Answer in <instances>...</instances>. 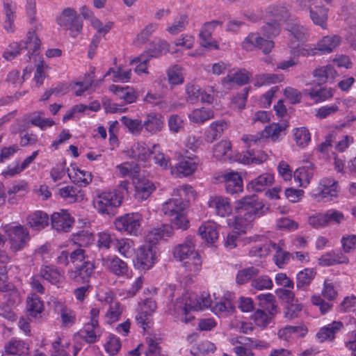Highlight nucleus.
Returning a JSON list of instances; mask_svg holds the SVG:
<instances>
[{"label":"nucleus","mask_w":356,"mask_h":356,"mask_svg":"<svg viewBox=\"0 0 356 356\" xmlns=\"http://www.w3.org/2000/svg\"><path fill=\"white\" fill-rule=\"evenodd\" d=\"M222 24L220 21L213 20L203 24L199 33L200 43L202 47L219 49L217 41L212 39V33L215 29Z\"/></svg>","instance_id":"obj_14"},{"label":"nucleus","mask_w":356,"mask_h":356,"mask_svg":"<svg viewBox=\"0 0 356 356\" xmlns=\"http://www.w3.org/2000/svg\"><path fill=\"white\" fill-rule=\"evenodd\" d=\"M159 255L158 245L146 242L136 250L134 266L138 270H148L158 262Z\"/></svg>","instance_id":"obj_6"},{"label":"nucleus","mask_w":356,"mask_h":356,"mask_svg":"<svg viewBox=\"0 0 356 356\" xmlns=\"http://www.w3.org/2000/svg\"><path fill=\"white\" fill-rule=\"evenodd\" d=\"M314 268H306L300 270L296 276V287L298 289L306 290L316 276Z\"/></svg>","instance_id":"obj_46"},{"label":"nucleus","mask_w":356,"mask_h":356,"mask_svg":"<svg viewBox=\"0 0 356 356\" xmlns=\"http://www.w3.org/2000/svg\"><path fill=\"white\" fill-rule=\"evenodd\" d=\"M214 117L213 111L208 107L201 106L193 109L188 115L189 121L197 125H202Z\"/></svg>","instance_id":"obj_33"},{"label":"nucleus","mask_w":356,"mask_h":356,"mask_svg":"<svg viewBox=\"0 0 356 356\" xmlns=\"http://www.w3.org/2000/svg\"><path fill=\"white\" fill-rule=\"evenodd\" d=\"M143 128L150 135L161 132L164 127L163 116L157 113H149L146 115L143 122Z\"/></svg>","instance_id":"obj_26"},{"label":"nucleus","mask_w":356,"mask_h":356,"mask_svg":"<svg viewBox=\"0 0 356 356\" xmlns=\"http://www.w3.org/2000/svg\"><path fill=\"white\" fill-rule=\"evenodd\" d=\"M275 314H271V311L266 312L263 309H257L251 315L250 319L256 327L264 329L270 324Z\"/></svg>","instance_id":"obj_47"},{"label":"nucleus","mask_w":356,"mask_h":356,"mask_svg":"<svg viewBox=\"0 0 356 356\" xmlns=\"http://www.w3.org/2000/svg\"><path fill=\"white\" fill-rule=\"evenodd\" d=\"M313 76L318 81L325 83L328 80H333L337 76V72L332 65H326L317 67L314 70Z\"/></svg>","instance_id":"obj_57"},{"label":"nucleus","mask_w":356,"mask_h":356,"mask_svg":"<svg viewBox=\"0 0 356 356\" xmlns=\"http://www.w3.org/2000/svg\"><path fill=\"white\" fill-rule=\"evenodd\" d=\"M70 179L74 183L86 186L92 181L90 172L81 169L76 165H72L67 170Z\"/></svg>","instance_id":"obj_39"},{"label":"nucleus","mask_w":356,"mask_h":356,"mask_svg":"<svg viewBox=\"0 0 356 356\" xmlns=\"http://www.w3.org/2000/svg\"><path fill=\"white\" fill-rule=\"evenodd\" d=\"M177 51L178 50L175 48L170 50V44L167 41L162 40H159L152 48L149 49V57L158 58L166 54L168 52L175 54Z\"/></svg>","instance_id":"obj_60"},{"label":"nucleus","mask_w":356,"mask_h":356,"mask_svg":"<svg viewBox=\"0 0 356 356\" xmlns=\"http://www.w3.org/2000/svg\"><path fill=\"white\" fill-rule=\"evenodd\" d=\"M167 76L170 85H181L184 82V69L181 65H175L168 69Z\"/></svg>","instance_id":"obj_56"},{"label":"nucleus","mask_w":356,"mask_h":356,"mask_svg":"<svg viewBox=\"0 0 356 356\" xmlns=\"http://www.w3.org/2000/svg\"><path fill=\"white\" fill-rule=\"evenodd\" d=\"M284 243L280 241L278 244H272V248L275 253L273 256V261L279 268H283L291 259V253L282 249Z\"/></svg>","instance_id":"obj_49"},{"label":"nucleus","mask_w":356,"mask_h":356,"mask_svg":"<svg viewBox=\"0 0 356 356\" xmlns=\"http://www.w3.org/2000/svg\"><path fill=\"white\" fill-rule=\"evenodd\" d=\"M228 225L232 228V230L228 233L225 238V246L228 249H233L237 246V243L241 236L246 232H242L236 228V220H229Z\"/></svg>","instance_id":"obj_53"},{"label":"nucleus","mask_w":356,"mask_h":356,"mask_svg":"<svg viewBox=\"0 0 356 356\" xmlns=\"http://www.w3.org/2000/svg\"><path fill=\"white\" fill-rule=\"evenodd\" d=\"M29 350V344L18 339L10 340L5 346V351L10 355H26L28 353Z\"/></svg>","instance_id":"obj_51"},{"label":"nucleus","mask_w":356,"mask_h":356,"mask_svg":"<svg viewBox=\"0 0 356 356\" xmlns=\"http://www.w3.org/2000/svg\"><path fill=\"white\" fill-rule=\"evenodd\" d=\"M112 75L113 82H128L131 76V70L129 68L118 67L116 70L110 68L106 73L104 77Z\"/></svg>","instance_id":"obj_59"},{"label":"nucleus","mask_w":356,"mask_h":356,"mask_svg":"<svg viewBox=\"0 0 356 356\" xmlns=\"http://www.w3.org/2000/svg\"><path fill=\"white\" fill-rule=\"evenodd\" d=\"M3 231L8 237L10 250L14 252L22 250L29 241V233L22 225H6Z\"/></svg>","instance_id":"obj_11"},{"label":"nucleus","mask_w":356,"mask_h":356,"mask_svg":"<svg viewBox=\"0 0 356 356\" xmlns=\"http://www.w3.org/2000/svg\"><path fill=\"white\" fill-rule=\"evenodd\" d=\"M41 276L52 284H58L64 279V273L54 266H44L40 270Z\"/></svg>","instance_id":"obj_44"},{"label":"nucleus","mask_w":356,"mask_h":356,"mask_svg":"<svg viewBox=\"0 0 356 356\" xmlns=\"http://www.w3.org/2000/svg\"><path fill=\"white\" fill-rule=\"evenodd\" d=\"M188 24V16L185 13H181L174 19L172 23H169L166 27V31L175 35L184 31Z\"/></svg>","instance_id":"obj_50"},{"label":"nucleus","mask_w":356,"mask_h":356,"mask_svg":"<svg viewBox=\"0 0 356 356\" xmlns=\"http://www.w3.org/2000/svg\"><path fill=\"white\" fill-rule=\"evenodd\" d=\"M198 233L207 243H214L219 237L218 226L213 221L204 222L200 226Z\"/></svg>","instance_id":"obj_30"},{"label":"nucleus","mask_w":356,"mask_h":356,"mask_svg":"<svg viewBox=\"0 0 356 356\" xmlns=\"http://www.w3.org/2000/svg\"><path fill=\"white\" fill-rule=\"evenodd\" d=\"M124 311L123 306L119 302H115L109 305L104 318L108 324H112L118 321Z\"/></svg>","instance_id":"obj_63"},{"label":"nucleus","mask_w":356,"mask_h":356,"mask_svg":"<svg viewBox=\"0 0 356 356\" xmlns=\"http://www.w3.org/2000/svg\"><path fill=\"white\" fill-rule=\"evenodd\" d=\"M286 29L290 33L289 46L291 49L295 48L296 42H305L309 38V34L307 29L299 24H288Z\"/></svg>","instance_id":"obj_29"},{"label":"nucleus","mask_w":356,"mask_h":356,"mask_svg":"<svg viewBox=\"0 0 356 356\" xmlns=\"http://www.w3.org/2000/svg\"><path fill=\"white\" fill-rule=\"evenodd\" d=\"M293 139L300 148L306 147L311 142V134L305 127H297L292 130Z\"/></svg>","instance_id":"obj_54"},{"label":"nucleus","mask_w":356,"mask_h":356,"mask_svg":"<svg viewBox=\"0 0 356 356\" xmlns=\"http://www.w3.org/2000/svg\"><path fill=\"white\" fill-rule=\"evenodd\" d=\"M286 127V123H272L264 128L261 132V136L273 142H278L285 135Z\"/></svg>","instance_id":"obj_32"},{"label":"nucleus","mask_w":356,"mask_h":356,"mask_svg":"<svg viewBox=\"0 0 356 356\" xmlns=\"http://www.w3.org/2000/svg\"><path fill=\"white\" fill-rule=\"evenodd\" d=\"M307 333V329L304 325L286 326L279 330L277 334L280 339L288 340L293 337H302Z\"/></svg>","instance_id":"obj_52"},{"label":"nucleus","mask_w":356,"mask_h":356,"mask_svg":"<svg viewBox=\"0 0 356 356\" xmlns=\"http://www.w3.org/2000/svg\"><path fill=\"white\" fill-rule=\"evenodd\" d=\"M198 252L195 250V240L193 236H188L181 244L177 245L173 251L174 257L181 263L185 259L195 255Z\"/></svg>","instance_id":"obj_24"},{"label":"nucleus","mask_w":356,"mask_h":356,"mask_svg":"<svg viewBox=\"0 0 356 356\" xmlns=\"http://www.w3.org/2000/svg\"><path fill=\"white\" fill-rule=\"evenodd\" d=\"M283 80L282 75L276 74H261L255 76L254 85L257 87L280 83Z\"/></svg>","instance_id":"obj_62"},{"label":"nucleus","mask_w":356,"mask_h":356,"mask_svg":"<svg viewBox=\"0 0 356 356\" xmlns=\"http://www.w3.org/2000/svg\"><path fill=\"white\" fill-rule=\"evenodd\" d=\"M199 165V159L195 156H182L171 168V173L176 177H186L193 175Z\"/></svg>","instance_id":"obj_12"},{"label":"nucleus","mask_w":356,"mask_h":356,"mask_svg":"<svg viewBox=\"0 0 356 356\" xmlns=\"http://www.w3.org/2000/svg\"><path fill=\"white\" fill-rule=\"evenodd\" d=\"M227 122L224 120L213 122L204 132V140L208 143H212L217 140L227 129Z\"/></svg>","instance_id":"obj_42"},{"label":"nucleus","mask_w":356,"mask_h":356,"mask_svg":"<svg viewBox=\"0 0 356 356\" xmlns=\"http://www.w3.org/2000/svg\"><path fill=\"white\" fill-rule=\"evenodd\" d=\"M272 39L273 38H269L264 34L261 28V33H250L244 38L241 43V47L248 51H252L254 49H259L262 50L264 54H268L270 53L275 47V43Z\"/></svg>","instance_id":"obj_10"},{"label":"nucleus","mask_w":356,"mask_h":356,"mask_svg":"<svg viewBox=\"0 0 356 356\" xmlns=\"http://www.w3.org/2000/svg\"><path fill=\"white\" fill-rule=\"evenodd\" d=\"M95 270V265L90 261H84L80 266L70 268L67 275L70 279L77 282H84L90 278Z\"/></svg>","instance_id":"obj_20"},{"label":"nucleus","mask_w":356,"mask_h":356,"mask_svg":"<svg viewBox=\"0 0 356 356\" xmlns=\"http://www.w3.org/2000/svg\"><path fill=\"white\" fill-rule=\"evenodd\" d=\"M2 7L3 27L8 33H13L15 29V21L17 18V3L15 0H3Z\"/></svg>","instance_id":"obj_15"},{"label":"nucleus","mask_w":356,"mask_h":356,"mask_svg":"<svg viewBox=\"0 0 356 356\" xmlns=\"http://www.w3.org/2000/svg\"><path fill=\"white\" fill-rule=\"evenodd\" d=\"M221 178L225 184L227 193L234 195L241 193L243 191V181L241 175L235 171L225 172Z\"/></svg>","instance_id":"obj_18"},{"label":"nucleus","mask_w":356,"mask_h":356,"mask_svg":"<svg viewBox=\"0 0 356 356\" xmlns=\"http://www.w3.org/2000/svg\"><path fill=\"white\" fill-rule=\"evenodd\" d=\"M208 207L213 210V213L220 217H227L232 212V206L228 197L222 195L209 197Z\"/></svg>","instance_id":"obj_16"},{"label":"nucleus","mask_w":356,"mask_h":356,"mask_svg":"<svg viewBox=\"0 0 356 356\" xmlns=\"http://www.w3.org/2000/svg\"><path fill=\"white\" fill-rule=\"evenodd\" d=\"M40 47L41 41L36 34L35 30L31 29L27 32L25 40L19 42L10 43L4 51L3 57L5 60L10 61L21 54L23 50H26V61H31L32 59L35 60L36 58Z\"/></svg>","instance_id":"obj_4"},{"label":"nucleus","mask_w":356,"mask_h":356,"mask_svg":"<svg viewBox=\"0 0 356 356\" xmlns=\"http://www.w3.org/2000/svg\"><path fill=\"white\" fill-rule=\"evenodd\" d=\"M26 222L30 227L38 231L48 226L49 218L46 213L36 211L27 216Z\"/></svg>","instance_id":"obj_40"},{"label":"nucleus","mask_w":356,"mask_h":356,"mask_svg":"<svg viewBox=\"0 0 356 356\" xmlns=\"http://www.w3.org/2000/svg\"><path fill=\"white\" fill-rule=\"evenodd\" d=\"M57 24L63 29L70 31V35L75 38L83 29V22L74 8H65L56 18Z\"/></svg>","instance_id":"obj_9"},{"label":"nucleus","mask_w":356,"mask_h":356,"mask_svg":"<svg viewBox=\"0 0 356 356\" xmlns=\"http://www.w3.org/2000/svg\"><path fill=\"white\" fill-rule=\"evenodd\" d=\"M54 311L57 312L61 319V324L63 327H71L76 321V315L73 310L67 307L63 302L58 300L54 301Z\"/></svg>","instance_id":"obj_31"},{"label":"nucleus","mask_w":356,"mask_h":356,"mask_svg":"<svg viewBox=\"0 0 356 356\" xmlns=\"http://www.w3.org/2000/svg\"><path fill=\"white\" fill-rule=\"evenodd\" d=\"M159 147V144L139 141L131 146L130 156L136 159L138 162L143 163L145 166L149 161L150 157L153 154V150Z\"/></svg>","instance_id":"obj_13"},{"label":"nucleus","mask_w":356,"mask_h":356,"mask_svg":"<svg viewBox=\"0 0 356 356\" xmlns=\"http://www.w3.org/2000/svg\"><path fill=\"white\" fill-rule=\"evenodd\" d=\"M343 327V324L339 321H334L325 326L321 327L316 334V338L320 343L331 341Z\"/></svg>","instance_id":"obj_23"},{"label":"nucleus","mask_w":356,"mask_h":356,"mask_svg":"<svg viewBox=\"0 0 356 356\" xmlns=\"http://www.w3.org/2000/svg\"><path fill=\"white\" fill-rule=\"evenodd\" d=\"M51 225L58 231L68 232L74 223V219L65 210L55 212L51 215Z\"/></svg>","instance_id":"obj_27"},{"label":"nucleus","mask_w":356,"mask_h":356,"mask_svg":"<svg viewBox=\"0 0 356 356\" xmlns=\"http://www.w3.org/2000/svg\"><path fill=\"white\" fill-rule=\"evenodd\" d=\"M173 231L169 225H163L159 227L153 228L146 235V242L149 244H156L159 240L165 239L172 235Z\"/></svg>","instance_id":"obj_35"},{"label":"nucleus","mask_w":356,"mask_h":356,"mask_svg":"<svg viewBox=\"0 0 356 356\" xmlns=\"http://www.w3.org/2000/svg\"><path fill=\"white\" fill-rule=\"evenodd\" d=\"M339 193L338 181L332 177H323L319 180L317 188L311 193V196L318 202H327L337 197Z\"/></svg>","instance_id":"obj_8"},{"label":"nucleus","mask_w":356,"mask_h":356,"mask_svg":"<svg viewBox=\"0 0 356 356\" xmlns=\"http://www.w3.org/2000/svg\"><path fill=\"white\" fill-rule=\"evenodd\" d=\"M90 26L97 32V35L104 37L114 27V22L113 21H101L99 18L93 19V21L90 24Z\"/></svg>","instance_id":"obj_64"},{"label":"nucleus","mask_w":356,"mask_h":356,"mask_svg":"<svg viewBox=\"0 0 356 356\" xmlns=\"http://www.w3.org/2000/svg\"><path fill=\"white\" fill-rule=\"evenodd\" d=\"M314 165L310 162L305 163L299 167L293 173L294 180L299 184V186L307 188L314 176Z\"/></svg>","instance_id":"obj_28"},{"label":"nucleus","mask_w":356,"mask_h":356,"mask_svg":"<svg viewBox=\"0 0 356 356\" xmlns=\"http://www.w3.org/2000/svg\"><path fill=\"white\" fill-rule=\"evenodd\" d=\"M234 211L236 228L247 232L254 220L264 213L265 205L256 195L245 196L235 202Z\"/></svg>","instance_id":"obj_2"},{"label":"nucleus","mask_w":356,"mask_h":356,"mask_svg":"<svg viewBox=\"0 0 356 356\" xmlns=\"http://www.w3.org/2000/svg\"><path fill=\"white\" fill-rule=\"evenodd\" d=\"M172 195L184 200L188 204V202L195 199V193L191 186L186 184L175 188L172 191Z\"/></svg>","instance_id":"obj_61"},{"label":"nucleus","mask_w":356,"mask_h":356,"mask_svg":"<svg viewBox=\"0 0 356 356\" xmlns=\"http://www.w3.org/2000/svg\"><path fill=\"white\" fill-rule=\"evenodd\" d=\"M274 181V175L269 172L260 175L247 184V189L253 192H261Z\"/></svg>","instance_id":"obj_34"},{"label":"nucleus","mask_w":356,"mask_h":356,"mask_svg":"<svg viewBox=\"0 0 356 356\" xmlns=\"http://www.w3.org/2000/svg\"><path fill=\"white\" fill-rule=\"evenodd\" d=\"M181 264L186 273L191 276L197 275L202 268V259L198 253L191 256Z\"/></svg>","instance_id":"obj_55"},{"label":"nucleus","mask_w":356,"mask_h":356,"mask_svg":"<svg viewBox=\"0 0 356 356\" xmlns=\"http://www.w3.org/2000/svg\"><path fill=\"white\" fill-rule=\"evenodd\" d=\"M58 195L70 203L81 201L84 197V194L81 189L72 186H66L59 188Z\"/></svg>","instance_id":"obj_43"},{"label":"nucleus","mask_w":356,"mask_h":356,"mask_svg":"<svg viewBox=\"0 0 356 356\" xmlns=\"http://www.w3.org/2000/svg\"><path fill=\"white\" fill-rule=\"evenodd\" d=\"M102 266L108 271L118 277L129 275L127 264L116 255H108L102 259Z\"/></svg>","instance_id":"obj_17"},{"label":"nucleus","mask_w":356,"mask_h":356,"mask_svg":"<svg viewBox=\"0 0 356 356\" xmlns=\"http://www.w3.org/2000/svg\"><path fill=\"white\" fill-rule=\"evenodd\" d=\"M133 183L135 186V196L140 201L147 200L156 189L154 184L145 177L138 176L134 178Z\"/></svg>","instance_id":"obj_22"},{"label":"nucleus","mask_w":356,"mask_h":356,"mask_svg":"<svg viewBox=\"0 0 356 356\" xmlns=\"http://www.w3.org/2000/svg\"><path fill=\"white\" fill-rule=\"evenodd\" d=\"M188 207L184 200L173 197L165 202L162 205V211L170 218L181 211H184Z\"/></svg>","instance_id":"obj_38"},{"label":"nucleus","mask_w":356,"mask_h":356,"mask_svg":"<svg viewBox=\"0 0 356 356\" xmlns=\"http://www.w3.org/2000/svg\"><path fill=\"white\" fill-rule=\"evenodd\" d=\"M44 301L35 293H30L26 298V312L29 316L40 321L44 315Z\"/></svg>","instance_id":"obj_19"},{"label":"nucleus","mask_w":356,"mask_h":356,"mask_svg":"<svg viewBox=\"0 0 356 356\" xmlns=\"http://www.w3.org/2000/svg\"><path fill=\"white\" fill-rule=\"evenodd\" d=\"M234 296L230 292H226L223 296L216 301L211 306L210 295L202 292L200 295L193 292L186 291L177 298L169 311L175 318L185 323H190L194 316L191 311H199L211 307L212 312L221 318H226L234 314L235 307L232 303Z\"/></svg>","instance_id":"obj_1"},{"label":"nucleus","mask_w":356,"mask_h":356,"mask_svg":"<svg viewBox=\"0 0 356 356\" xmlns=\"http://www.w3.org/2000/svg\"><path fill=\"white\" fill-rule=\"evenodd\" d=\"M308 10L309 18L313 24L323 29H326L327 27L329 8L322 5L312 6V4H309Z\"/></svg>","instance_id":"obj_25"},{"label":"nucleus","mask_w":356,"mask_h":356,"mask_svg":"<svg viewBox=\"0 0 356 356\" xmlns=\"http://www.w3.org/2000/svg\"><path fill=\"white\" fill-rule=\"evenodd\" d=\"M127 186V181H122L118 188L98 193L92 200L94 208L102 215L113 214L115 209L121 205Z\"/></svg>","instance_id":"obj_3"},{"label":"nucleus","mask_w":356,"mask_h":356,"mask_svg":"<svg viewBox=\"0 0 356 356\" xmlns=\"http://www.w3.org/2000/svg\"><path fill=\"white\" fill-rule=\"evenodd\" d=\"M348 261V258L339 250H332L326 252L318 258V264L321 266H330L338 264H346Z\"/></svg>","instance_id":"obj_41"},{"label":"nucleus","mask_w":356,"mask_h":356,"mask_svg":"<svg viewBox=\"0 0 356 356\" xmlns=\"http://www.w3.org/2000/svg\"><path fill=\"white\" fill-rule=\"evenodd\" d=\"M341 43V38L337 35H329L323 37L317 42V49L322 54L332 53Z\"/></svg>","instance_id":"obj_36"},{"label":"nucleus","mask_w":356,"mask_h":356,"mask_svg":"<svg viewBox=\"0 0 356 356\" xmlns=\"http://www.w3.org/2000/svg\"><path fill=\"white\" fill-rule=\"evenodd\" d=\"M143 216L138 212L127 213L117 217L114 220L116 230L127 235L138 236L142 231Z\"/></svg>","instance_id":"obj_7"},{"label":"nucleus","mask_w":356,"mask_h":356,"mask_svg":"<svg viewBox=\"0 0 356 356\" xmlns=\"http://www.w3.org/2000/svg\"><path fill=\"white\" fill-rule=\"evenodd\" d=\"M114 247L125 258H131L136 253L135 243L129 238H118Z\"/></svg>","instance_id":"obj_45"},{"label":"nucleus","mask_w":356,"mask_h":356,"mask_svg":"<svg viewBox=\"0 0 356 356\" xmlns=\"http://www.w3.org/2000/svg\"><path fill=\"white\" fill-rule=\"evenodd\" d=\"M266 12L267 17L272 18V22H268L262 26V31L268 38H274L280 33L281 22L289 17V10L285 3H277L269 6Z\"/></svg>","instance_id":"obj_5"},{"label":"nucleus","mask_w":356,"mask_h":356,"mask_svg":"<svg viewBox=\"0 0 356 356\" xmlns=\"http://www.w3.org/2000/svg\"><path fill=\"white\" fill-rule=\"evenodd\" d=\"M118 99L123 100L127 104L136 102L137 96L134 89L129 86H120L111 85L108 88Z\"/></svg>","instance_id":"obj_37"},{"label":"nucleus","mask_w":356,"mask_h":356,"mask_svg":"<svg viewBox=\"0 0 356 356\" xmlns=\"http://www.w3.org/2000/svg\"><path fill=\"white\" fill-rule=\"evenodd\" d=\"M308 95L316 103L325 102L334 95V90L327 88H312L308 90Z\"/></svg>","instance_id":"obj_58"},{"label":"nucleus","mask_w":356,"mask_h":356,"mask_svg":"<svg viewBox=\"0 0 356 356\" xmlns=\"http://www.w3.org/2000/svg\"><path fill=\"white\" fill-rule=\"evenodd\" d=\"M231 143L227 140H221L213 149V155L218 160L232 161Z\"/></svg>","instance_id":"obj_48"},{"label":"nucleus","mask_w":356,"mask_h":356,"mask_svg":"<svg viewBox=\"0 0 356 356\" xmlns=\"http://www.w3.org/2000/svg\"><path fill=\"white\" fill-rule=\"evenodd\" d=\"M251 74L245 70H234L222 80L223 86L230 90L234 84L242 86L249 82Z\"/></svg>","instance_id":"obj_21"}]
</instances>
